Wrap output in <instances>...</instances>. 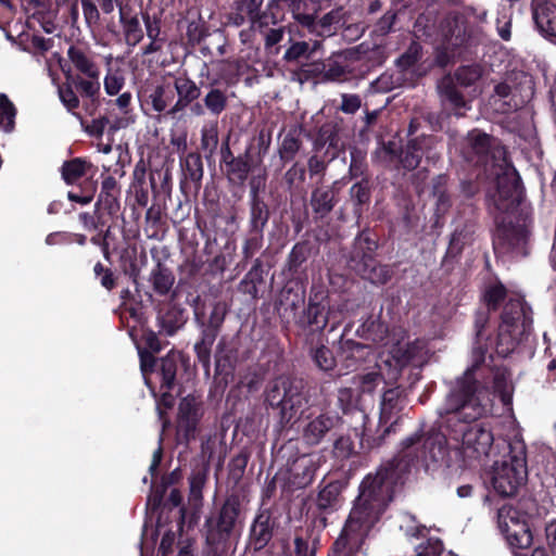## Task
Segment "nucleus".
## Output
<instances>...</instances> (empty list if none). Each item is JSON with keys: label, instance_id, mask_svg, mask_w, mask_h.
I'll return each mask as SVG.
<instances>
[{"label": "nucleus", "instance_id": "obj_11", "mask_svg": "<svg viewBox=\"0 0 556 556\" xmlns=\"http://www.w3.org/2000/svg\"><path fill=\"white\" fill-rule=\"evenodd\" d=\"M533 20L545 37H556V5L548 0L532 1Z\"/></svg>", "mask_w": 556, "mask_h": 556}, {"label": "nucleus", "instance_id": "obj_63", "mask_svg": "<svg viewBox=\"0 0 556 556\" xmlns=\"http://www.w3.org/2000/svg\"><path fill=\"white\" fill-rule=\"evenodd\" d=\"M161 457H162V451H161V447H159L153 453V459H152V464L150 466V471H154L156 469V467L159 466V464L161 462Z\"/></svg>", "mask_w": 556, "mask_h": 556}, {"label": "nucleus", "instance_id": "obj_52", "mask_svg": "<svg viewBox=\"0 0 556 556\" xmlns=\"http://www.w3.org/2000/svg\"><path fill=\"white\" fill-rule=\"evenodd\" d=\"M546 539L552 552L556 555V520L546 527Z\"/></svg>", "mask_w": 556, "mask_h": 556}, {"label": "nucleus", "instance_id": "obj_22", "mask_svg": "<svg viewBox=\"0 0 556 556\" xmlns=\"http://www.w3.org/2000/svg\"><path fill=\"white\" fill-rule=\"evenodd\" d=\"M239 510L237 504L228 501L220 510L217 523L219 531L228 534L235 526Z\"/></svg>", "mask_w": 556, "mask_h": 556}, {"label": "nucleus", "instance_id": "obj_14", "mask_svg": "<svg viewBox=\"0 0 556 556\" xmlns=\"http://www.w3.org/2000/svg\"><path fill=\"white\" fill-rule=\"evenodd\" d=\"M174 86L178 94V100L172 108L170 113L180 111L200 96V89L198 86L185 75L177 76L175 78Z\"/></svg>", "mask_w": 556, "mask_h": 556}, {"label": "nucleus", "instance_id": "obj_20", "mask_svg": "<svg viewBox=\"0 0 556 556\" xmlns=\"http://www.w3.org/2000/svg\"><path fill=\"white\" fill-rule=\"evenodd\" d=\"M152 108L155 112H163L174 99L172 89L168 86H156L149 94Z\"/></svg>", "mask_w": 556, "mask_h": 556}, {"label": "nucleus", "instance_id": "obj_24", "mask_svg": "<svg viewBox=\"0 0 556 556\" xmlns=\"http://www.w3.org/2000/svg\"><path fill=\"white\" fill-rule=\"evenodd\" d=\"M324 308L319 304H309L308 306V317L311 324H315L318 328H324L330 319H334L333 325L340 323V318L336 316V313L339 312V308H330L326 316H321L319 319V315H321ZM334 326H332L333 328Z\"/></svg>", "mask_w": 556, "mask_h": 556}, {"label": "nucleus", "instance_id": "obj_27", "mask_svg": "<svg viewBox=\"0 0 556 556\" xmlns=\"http://www.w3.org/2000/svg\"><path fill=\"white\" fill-rule=\"evenodd\" d=\"M494 391L501 397L504 405H510L513 396V386L505 372L496 374L494 378Z\"/></svg>", "mask_w": 556, "mask_h": 556}, {"label": "nucleus", "instance_id": "obj_31", "mask_svg": "<svg viewBox=\"0 0 556 556\" xmlns=\"http://www.w3.org/2000/svg\"><path fill=\"white\" fill-rule=\"evenodd\" d=\"M201 147L204 151L213 152L218 143L217 127L215 124L202 128Z\"/></svg>", "mask_w": 556, "mask_h": 556}, {"label": "nucleus", "instance_id": "obj_15", "mask_svg": "<svg viewBox=\"0 0 556 556\" xmlns=\"http://www.w3.org/2000/svg\"><path fill=\"white\" fill-rule=\"evenodd\" d=\"M67 58L73 66L87 78L100 77V70L90 55L78 47H70Z\"/></svg>", "mask_w": 556, "mask_h": 556}, {"label": "nucleus", "instance_id": "obj_55", "mask_svg": "<svg viewBox=\"0 0 556 556\" xmlns=\"http://www.w3.org/2000/svg\"><path fill=\"white\" fill-rule=\"evenodd\" d=\"M282 37H283L282 29H270L266 35L265 43L268 47L274 46V45L278 43L279 41H281Z\"/></svg>", "mask_w": 556, "mask_h": 556}, {"label": "nucleus", "instance_id": "obj_6", "mask_svg": "<svg viewBox=\"0 0 556 556\" xmlns=\"http://www.w3.org/2000/svg\"><path fill=\"white\" fill-rule=\"evenodd\" d=\"M266 400L270 406L279 408L282 422L295 418L306 402L301 383L287 377H279L273 382Z\"/></svg>", "mask_w": 556, "mask_h": 556}, {"label": "nucleus", "instance_id": "obj_23", "mask_svg": "<svg viewBox=\"0 0 556 556\" xmlns=\"http://www.w3.org/2000/svg\"><path fill=\"white\" fill-rule=\"evenodd\" d=\"M177 370V357L168 354L161 362L162 388L169 390L175 381Z\"/></svg>", "mask_w": 556, "mask_h": 556}, {"label": "nucleus", "instance_id": "obj_39", "mask_svg": "<svg viewBox=\"0 0 556 556\" xmlns=\"http://www.w3.org/2000/svg\"><path fill=\"white\" fill-rule=\"evenodd\" d=\"M59 96L62 101V103L68 109L74 110L78 106L79 100L73 89L67 87L59 88Z\"/></svg>", "mask_w": 556, "mask_h": 556}, {"label": "nucleus", "instance_id": "obj_62", "mask_svg": "<svg viewBox=\"0 0 556 556\" xmlns=\"http://www.w3.org/2000/svg\"><path fill=\"white\" fill-rule=\"evenodd\" d=\"M68 199H70L71 201L78 202V203H80V204H88V203H90V202H91L92 197H91V195L80 197V195H77V194H75V193L70 192V193H68Z\"/></svg>", "mask_w": 556, "mask_h": 556}, {"label": "nucleus", "instance_id": "obj_16", "mask_svg": "<svg viewBox=\"0 0 556 556\" xmlns=\"http://www.w3.org/2000/svg\"><path fill=\"white\" fill-rule=\"evenodd\" d=\"M404 400L399 389L387 390L381 400V419L386 422L391 420L403 408Z\"/></svg>", "mask_w": 556, "mask_h": 556}, {"label": "nucleus", "instance_id": "obj_42", "mask_svg": "<svg viewBox=\"0 0 556 556\" xmlns=\"http://www.w3.org/2000/svg\"><path fill=\"white\" fill-rule=\"evenodd\" d=\"M264 0H243L242 11H244L252 22H255L260 16V9Z\"/></svg>", "mask_w": 556, "mask_h": 556}, {"label": "nucleus", "instance_id": "obj_26", "mask_svg": "<svg viewBox=\"0 0 556 556\" xmlns=\"http://www.w3.org/2000/svg\"><path fill=\"white\" fill-rule=\"evenodd\" d=\"M87 164L80 159L67 162L62 167V175L66 184H74L86 174Z\"/></svg>", "mask_w": 556, "mask_h": 556}, {"label": "nucleus", "instance_id": "obj_44", "mask_svg": "<svg viewBox=\"0 0 556 556\" xmlns=\"http://www.w3.org/2000/svg\"><path fill=\"white\" fill-rule=\"evenodd\" d=\"M361 106V100L355 94H343L341 110L345 113H354Z\"/></svg>", "mask_w": 556, "mask_h": 556}, {"label": "nucleus", "instance_id": "obj_56", "mask_svg": "<svg viewBox=\"0 0 556 556\" xmlns=\"http://www.w3.org/2000/svg\"><path fill=\"white\" fill-rule=\"evenodd\" d=\"M130 101L131 94L129 92H124L115 100V103L125 114H127Z\"/></svg>", "mask_w": 556, "mask_h": 556}, {"label": "nucleus", "instance_id": "obj_53", "mask_svg": "<svg viewBox=\"0 0 556 556\" xmlns=\"http://www.w3.org/2000/svg\"><path fill=\"white\" fill-rule=\"evenodd\" d=\"M143 338H144V342L147 343V345L149 346V349L152 352L161 351L160 341L153 331L146 332Z\"/></svg>", "mask_w": 556, "mask_h": 556}, {"label": "nucleus", "instance_id": "obj_5", "mask_svg": "<svg viewBox=\"0 0 556 556\" xmlns=\"http://www.w3.org/2000/svg\"><path fill=\"white\" fill-rule=\"evenodd\" d=\"M531 319L527 315L520 298L510 299L505 305L500 325L496 351L506 356L517 346L521 336L530 329Z\"/></svg>", "mask_w": 556, "mask_h": 556}, {"label": "nucleus", "instance_id": "obj_33", "mask_svg": "<svg viewBox=\"0 0 556 556\" xmlns=\"http://www.w3.org/2000/svg\"><path fill=\"white\" fill-rule=\"evenodd\" d=\"M73 83L78 88V90L81 92L83 96L92 98L100 91V80L99 77L96 78H81L77 77L76 79H73Z\"/></svg>", "mask_w": 556, "mask_h": 556}, {"label": "nucleus", "instance_id": "obj_54", "mask_svg": "<svg viewBox=\"0 0 556 556\" xmlns=\"http://www.w3.org/2000/svg\"><path fill=\"white\" fill-rule=\"evenodd\" d=\"M372 271L374 275L369 276V279H371L374 282L383 283L389 278L388 270L383 266L375 267Z\"/></svg>", "mask_w": 556, "mask_h": 556}, {"label": "nucleus", "instance_id": "obj_50", "mask_svg": "<svg viewBox=\"0 0 556 556\" xmlns=\"http://www.w3.org/2000/svg\"><path fill=\"white\" fill-rule=\"evenodd\" d=\"M339 400L342 403H346L348 408L358 407L359 401L357 399H353L352 390L349 388H343L339 391Z\"/></svg>", "mask_w": 556, "mask_h": 556}, {"label": "nucleus", "instance_id": "obj_12", "mask_svg": "<svg viewBox=\"0 0 556 556\" xmlns=\"http://www.w3.org/2000/svg\"><path fill=\"white\" fill-rule=\"evenodd\" d=\"M200 416V405L195 397L187 396L180 401L177 420L178 430L184 432L187 439L195 430Z\"/></svg>", "mask_w": 556, "mask_h": 556}, {"label": "nucleus", "instance_id": "obj_17", "mask_svg": "<svg viewBox=\"0 0 556 556\" xmlns=\"http://www.w3.org/2000/svg\"><path fill=\"white\" fill-rule=\"evenodd\" d=\"M271 538V527L269 516L265 514L258 515L251 528V539L255 549L264 547Z\"/></svg>", "mask_w": 556, "mask_h": 556}, {"label": "nucleus", "instance_id": "obj_36", "mask_svg": "<svg viewBox=\"0 0 556 556\" xmlns=\"http://www.w3.org/2000/svg\"><path fill=\"white\" fill-rule=\"evenodd\" d=\"M505 294H506V290H505L504 286L495 285V286L490 287L486 290V292L484 294V300L488 303V305L494 309V308H496L498 303L504 299Z\"/></svg>", "mask_w": 556, "mask_h": 556}, {"label": "nucleus", "instance_id": "obj_40", "mask_svg": "<svg viewBox=\"0 0 556 556\" xmlns=\"http://www.w3.org/2000/svg\"><path fill=\"white\" fill-rule=\"evenodd\" d=\"M153 285L154 289L161 293L164 294L169 291V289L173 286V278L165 273H157L153 277Z\"/></svg>", "mask_w": 556, "mask_h": 556}, {"label": "nucleus", "instance_id": "obj_47", "mask_svg": "<svg viewBox=\"0 0 556 556\" xmlns=\"http://www.w3.org/2000/svg\"><path fill=\"white\" fill-rule=\"evenodd\" d=\"M314 549L301 538L294 539V553L292 556H314Z\"/></svg>", "mask_w": 556, "mask_h": 556}, {"label": "nucleus", "instance_id": "obj_61", "mask_svg": "<svg viewBox=\"0 0 556 556\" xmlns=\"http://www.w3.org/2000/svg\"><path fill=\"white\" fill-rule=\"evenodd\" d=\"M181 501H182V496H181V493L179 492V490L177 489H173L169 493V496H168V502L173 505V506H179L181 504Z\"/></svg>", "mask_w": 556, "mask_h": 556}, {"label": "nucleus", "instance_id": "obj_2", "mask_svg": "<svg viewBox=\"0 0 556 556\" xmlns=\"http://www.w3.org/2000/svg\"><path fill=\"white\" fill-rule=\"evenodd\" d=\"M485 359V350L475 346L471 352V365L459 377L455 387L446 396V413L454 418L479 419L492 412L493 401L488 389L478 383L473 377L475 369Z\"/></svg>", "mask_w": 556, "mask_h": 556}, {"label": "nucleus", "instance_id": "obj_35", "mask_svg": "<svg viewBox=\"0 0 556 556\" xmlns=\"http://www.w3.org/2000/svg\"><path fill=\"white\" fill-rule=\"evenodd\" d=\"M316 365L323 370H330L334 367L336 361L329 349L321 346L314 353Z\"/></svg>", "mask_w": 556, "mask_h": 556}, {"label": "nucleus", "instance_id": "obj_18", "mask_svg": "<svg viewBox=\"0 0 556 556\" xmlns=\"http://www.w3.org/2000/svg\"><path fill=\"white\" fill-rule=\"evenodd\" d=\"M291 470L294 475L295 483L299 486H305L313 481L316 465L311 457L303 456L294 463Z\"/></svg>", "mask_w": 556, "mask_h": 556}, {"label": "nucleus", "instance_id": "obj_4", "mask_svg": "<svg viewBox=\"0 0 556 556\" xmlns=\"http://www.w3.org/2000/svg\"><path fill=\"white\" fill-rule=\"evenodd\" d=\"M528 477L526 444L516 439L507 443L502 460L492 469V485L503 496L515 495Z\"/></svg>", "mask_w": 556, "mask_h": 556}, {"label": "nucleus", "instance_id": "obj_57", "mask_svg": "<svg viewBox=\"0 0 556 556\" xmlns=\"http://www.w3.org/2000/svg\"><path fill=\"white\" fill-rule=\"evenodd\" d=\"M446 100L457 109L466 105L463 97L454 90L446 93Z\"/></svg>", "mask_w": 556, "mask_h": 556}, {"label": "nucleus", "instance_id": "obj_38", "mask_svg": "<svg viewBox=\"0 0 556 556\" xmlns=\"http://www.w3.org/2000/svg\"><path fill=\"white\" fill-rule=\"evenodd\" d=\"M468 138L477 153H483L490 144V137L480 131H471Z\"/></svg>", "mask_w": 556, "mask_h": 556}, {"label": "nucleus", "instance_id": "obj_8", "mask_svg": "<svg viewBox=\"0 0 556 556\" xmlns=\"http://www.w3.org/2000/svg\"><path fill=\"white\" fill-rule=\"evenodd\" d=\"M496 191L491 195L494 207L500 213H513L521 201V191L516 169L505 160L494 169Z\"/></svg>", "mask_w": 556, "mask_h": 556}, {"label": "nucleus", "instance_id": "obj_48", "mask_svg": "<svg viewBox=\"0 0 556 556\" xmlns=\"http://www.w3.org/2000/svg\"><path fill=\"white\" fill-rule=\"evenodd\" d=\"M351 197L356 200L358 204H362L368 200L367 188L362 184H355L351 188Z\"/></svg>", "mask_w": 556, "mask_h": 556}, {"label": "nucleus", "instance_id": "obj_58", "mask_svg": "<svg viewBox=\"0 0 556 556\" xmlns=\"http://www.w3.org/2000/svg\"><path fill=\"white\" fill-rule=\"evenodd\" d=\"M147 35L151 40H157L160 28L155 22H152L149 17L146 20Z\"/></svg>", "mask_w": 556, "mask_h": 556}, {"label": "nucleus", "instance_id": "obj_49", "mask_svg": "<svg viewBox=\"0 0 556 556\" xmlns=\"http://www.w3.org/2000/svg\"><path fill=\"white\" fill-rule=\"evenodd\" d=\"M83 12L88 22L97 21L99 17L97 7L91 0H81Z\"/></svg>", "mask_w": 556, "mask_h": 556}, {"label": "nucleus", "instance_id": "obj_34", "mask_svg": "<svg viewBox=\"0 0 556 556\" xmlns=\"http://www.w3.org/2000/svg\"><path fill=\"white\" fill-rule=\"evenodd\" d=\"M124 81V77L119 72L109 71L104 77L105 92L110 96L117 94L123 88Z\"/></svg>", "mask_w": 556, "mask_h": 556}, {"label": "nucleus", "instance_id": "obj_41", "mask_svg": "<svg viewBox=\"0 0 556 556\" xmlns=\"http://www.w3.org/2000/svg\"><path fill=\"white\" fill-rule=\"evenodd\" d=\"M420 153L415 149V146H408L405 155L402 157L401 162L405 168L413 169L415 168L420 161Z\"/></svg>", "mask_w": 556, "mask_h": 556}, {"label": "nucleus", "instance_id": "obj_32", "mask_svg": "<svg viewBox=\"0 0 556 556\" xmlns=\"http://www.w3.org/2000/svg\"><path fill=\"white\" fill-rule=\"evenodd\" d=\"M125 38L128 45L136 46L143 37L140 23L137 17H131L125 23Z\"/></svg>", "mask_w": 556, "mask_h": 556}, {"label": "nucleus", "instance_id": "obj_46", "mask_svg": "<svg viewBox=\"0 0 556 556\" xmlns=\"http://www.w3.org/2000/svg\"><path fill=\"white\" fill-rule=\"evenodd\" d=\"M457 76L463 84L469 85L480 76V71L478 67L463 68Z\"/></svg>", "mask_w": 556, "mask_h": 556}, {"label": "nucleus", "instance_id": "obj_37", "mask_svg": "<svg viewBox=\"0 0 556 556\" xmlns=\"http://www.w3.org/2000/svg\"><path fill=\"white\" fill-rule=\"evenodd\" d=\"M355 446L350 437H340L334 443V452L339 457L346 458L354 453Z\"/></svg>", "mask_w": 556, "mask_h": 556}, {"label": "nucleus", "instance_id": "obj_7", "mask_svg": "<svg viewBox=\"0 0 556 556\" xmlns=\"http://www.w3.org/2000/svg\"><path fill=\"white\" fill-rule=\"evenodd\" d=\"M528 226L526 219L513 224L510 217H503L498 222L494 239V250L497 257L504 261L516 260L527 255Z\"/></svg>", "mask_w": 556, "mask_h": 556}, {"label": "nucleus", "instance_id": "obj_29", "mask_svg": "<svg viewBox=\"0 0 556 556\" xmlns=\"http://www.w3.org/2000/svg\"><path fill=\"white\" fill-rule=\"evenodd\" d=\"M205 106L215 115H218L226 108V97L217 89L210 91L204 98Z\"/></svg>", "mask_w": 556, "mask_h": 556}, {"label": "nucleus", "instance_id": "obj_3", "mask_svg": "<svg viewBox=\"0 0 556 556\" xmlns=\"http://www.w3.org/2000/svg\"><path fill=\"white\" fill-rule=\"evenodd\" d=\"M446 403L439 410L441 417H446L447 427L451 429L450 438L456 458L464 466H471L489 455L494 437L491 429L483 425H469L476 419L454 418L452 413H446Z\"/></svg>", "mask_w": 556, "mask_h": 556}, {"label": "nucleus", "instance_id": "obj_21", "mask_svg": "<svg viewBox=\"0 0 556 556\" xmlns=\"http://www.w3.org/2000/svg\"><path fill=\"white\" fill-rule=\"evenodd\" d=\"M16 111L13 103L3 93L0 94V129L10 132L14 127Z\"/></svg>", "mask_w": 556, "mask_h": 556}, {"label": "nucleus", "instance_id": "obj_13", "mask_svg": "<svg viewBox=\"0 0 556 556\" xmlns=\"http://www.w3.org/2000/svg\"><path fill=\"white\" fill-rule=\"evenodd\" d=\"M334 418L328 415H319L309 420L303 429L304 441L309 445L320 443L326 433L333 428Z\"/></svg>", "mask_w": 556, "mask_h": 556}, {"label": "nucleus", "instance_id": "obj_30", "mask_svg": "<svg viewBox=\"0 0 556 556\" xmlns=\"http://www.w3.org/2000/svg\"><path fill=\"white\" fill-rule=\"evenodd\" d=\"M301 58H309V45L305 41H294L285 52L283 59L293 62Z\"/></svg>", "mask_w": 556, "mask_h": 556}, {"label": "nucleus", "instance_id": "obj_28", "mask_svg": "<svg viewBox=\"0 0 556 556\" xmlns=\"http://www.w3.org/2000/svg\"><path fill=\"white\" fill-rule=\"evenodd\" d=\"M381 381L380 374L372 371L357 377L354 383L363 394H371Z\"/></svg>", "mask_w": 556, "mask_h": 556}, {"label": "nucleus", "instance_id": "obj_10", "mask_svg": "<svg viewBox=\"0 0 556 556\" xmlns=\"http://www.w3.org/2000/svg\"><path fill=\"white\" fill-rule=\"evenodd\" d=\"M383 346L394 362V366L399 368L414 362L420 363L424 359V342L419 340L410 341L406 331L402 328H394L388 333Z\"/></svg>", "mask_w": 556, "mask_h": 556}, {"label": "nucleus", "instance_id": "obj_64", "mask_svg": "<svg viewBox=\"0 0 556 556\" xmlns=\"http://www.w3.org/2000/svg\"><path fill=\"white\" fill-rule=\"evenodd\" d=\"M161 49V45L157 40H151L150 45L146 47L143 53L144 54H151Z\"/></svg>", "mask_w": 556, "mask_h": 556}, {"label": "nucleus", "instance_id": "obj_51", "mask_svg": "<svg viewBox=\"0 0 556 556\" xmlns=\"http://www.w3.org/2000/svg\"><path fill=\"white\" fill-rule=\"evenodd\" d=\"M441 443H442V440L439 438H437V439L428 438L425 441V447H427L429 450L431 458H435L438 453H441Z\"/></svg>", "mask_w": 556, "mask_h": 556}, {"label": "nucleus", "instance_id": "obj_19", "mask_svg": "<svg viewBox=\"0 0 556 556\" xmlns=\"http://www.w3.org/2000/svg\"><path fill=\"white\" fill-rule=\"evenodd\" d=\"M311 204L315 213L325 216L333 207V193L331 190L316 189L311 199Z\"/></svg>", "mask_w": 556, "mask_h": 556}, {"label": "nucleus", "instance_id": "obj_45", "mask_svg": "<svg viewBox=\"0 0 556 556\" xmlns=\"http://www.w3.org/2000/svg\"><path fill=\"white\" fill-rule=\"evenodd\" d=\"M442 549L443 546L439 540H430L427 546L422 547L416 556H439Z\"/></svg>", "mask_w": 556, "mask_h": 556}, {"label": "nucleus", "instance_id": "obj_60", "mask_svg": "<svg viewBox=\"0 0 556 556\" xmlns=\"http://www.w3.org/2000/svg\"><path fill=\"white\" fill-rule=\"evenodd\" d=\"M174 542L173 534H166L162 538L160 548L162 549L163 556H168V549L170 548Z\"/></svg>", "mask_w": 556, "mask_h": 556}, {"label": "nucleus", "instance_id": "obj_9", "mask_svg": "<svg viewBox=\"0 0 556 556\" xmlns=\"http://www.w3.org/2000/svg\"><path fill=\"white\" fill-rule=\"evenodd\" d=\"M497 527L511 547L527 548L532 544L528 516L510 505L497 511Z\"/></svg>", "mask_w": 556, "mask_h": 556}, {"label": "nucleus", "instance_id": "obj_43", "mask_svg": "<svg viewBox=\"0 0 556 556\" xmlns=\"http://www.w3.org/2000/svg\"><path fill=\"white\" fill-rule=\"evenodd\" d=\"M139 357H140V368H141L142 375L146 379V383L148 384L149 381L147 378V374L152 370L155 359H154V356L150 352H147L143 350H139Z\"/></svg>", "mask_w": 556, "mask_h": 556}, {"label": "nucleus", "instance_id": "obj_59", "mask_svg": "<svg viewBox=\"0 0 556 556\" xmlns=\"http://www.w3.org/2000/svg\"><path fill=\"white\" fill-rule=\"evenodd\" d=\"M101 285L108 289V290H111L114 288L115 286V281H114V278H113V274L110 269H106L102 277H101Z\"/></svg>", "mask_w": 556, "mask_h": 556}, {"label": "nucleus", "instance_id": "obj_25", "mask_svg": "<svg viewBox=\"0 0 556 556\" xmlns=\"http://www.w3.org/2000/svg\"><path fill=\"white\" fill-rule=\"evenodd\" d=\"M340 495V486L337 483H329L323 488L317 495V506L321 509L333 507Z\"/></svg>", "mask_w": 556, "mask_h": 556}, {"label": "nucleus", "instance_id": "obj_1", "mask_svg": "<svg viewBox=\"0 0 556 556\" xmlns=\"http://www.w3.org/2000/svg\"><path fill=\"white\" fill-rule=\"evenodd\" d=\"M396 471L392 464L381 467L376 476H367L361 484V493L350 513L336 549L348 547L358 551L371 527L378 521L392 500Z\"/></svg>", "mask_w": 556, "mask_h": 556}]
</instances>
